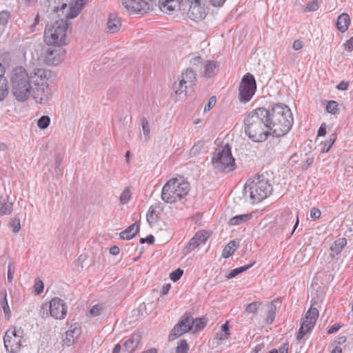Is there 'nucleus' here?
Segmentation results:
<instances>
[{"mask_svg": "<svg viewBox=\"0 0 353 353\" xmlns=\"http://www.w3.org/2000/svg\"><path fill=\"white\" fill-rule=\"evenodd\" d=\"M65 50L61 46H49L44 52V60L48 65H58L65 58Z\"/></svg>", "mask_w": 353, "mask_h": 353, "instance_id": "2eb2a0df", "label": "nucleus"}, {"mask_svg": "<svg viewBox=\"0 0 353 353\" xmlns=\"http://www.w3.org/2000/svg\"><path fill=\"white\" fill-rule=\"evenodd\" d=\"M141 339V335L139 333L134 334L121 346L117 344L112 353H133L139 347Z\"/></svg>", "mask_w": 353, "mask_h": 353, "instance_id": "f3484780", "label": "nucleus"}, {"mask_svg": "<svg viewBox=\"0 0 353 353\" xmlns=\"http://www.w3.org/2000/svg\"><path fill=\"white\" fill-rule=\"evenodd\" d=\"M67 23L63 19L50 25L47 24L44 41L48 46H61L66 44Z\"/></svg>", "mask_w": 353, "mask_h": 353, "instance_id": "423d86ee", "label": "nucleus"}, {"mask_svg": "<svg viewBox=\"0 0 353 353\" xmlns=\"http://www.w3.org/2000/svg\"><path fill=\"white\" fill-rule=\"evenodd\" d=\"M251 218H252L251 214H243L236 215V216L232 217L229 220L228 224L230 225H237L242 223L249 221Z\"/></svg>", "mask_w": 353, "mask_h": 353, "instance_id": "2f4dec72", "label": "nucleus"}, {"mask_svg": "<svg viewBox=\"0 0 353 353\" xmlns=\"http://www.w3.org/2000/svg\"><path fill=\"white\" fill-rule=\"evenodd\" d=\"M81 326L78 323L71 325L65 332V338L63 339V345L69 347L74 344L81 335Z\"/></svg>", "mask_w": 353, "mask_h": 353, "instance_id": "a211bd4d", "label": "nucleus"}, {"mask_svg": "<svg viewBox=\"0 0 353 353\" xmlns=\"http://www.w3.org/2000/svg\"><path fill=\"white\" fill-rule=\"evenodd\" d=\"M183 273V271L180 268H178L177 270L171 272V274H170V278L172 281L176 282L181 277Z\"/></svg>", "mask_w": 353, "mask_h": 353, "instance_id": "09e8293b", "label": "nucleus"}, {"mask_svg": "<svg viewBox=\"0 0 353 353\" xmlns=\"http://www.w3.org/2000/svg\"><path fill=\"white\" fill-rule=\"evenodd\" d=\"M121 27V23L118 16L116 14H110L107 23V31L108 33H115L118 32Z\"/></svg>", "mask_w": 353, "mask_h": 353, "instance_id": "b1692460", "label": "nucleus"}, {"mask_svg": "<svg viewBox=\"0 0 353 353\" xmlns=\"http://www.w3.org/2000/svg\"><path fill=\"white\" fill-rule=\"evenodd\" d=\"M10 90L16 100L20 102L26 101L34 94L30 85L29 73L21 66L15 68L10 77Z\"/></svg>", "mask_w": 353, "mask_h": 353, "instance_id": "7ed1b4c3", "label": "nucleus"}, {"mask_svg": "<svg viewBox=\"0 0 353 353\" xmlns=\"http://www.w3.org/2000/svg\"><path fill=\"white\" fill-rule=\"evenodd\" d=\"M319 2L318 0H313L308 2L304 7L303 10L305 12H314L319 9Z\"/></svg>", "mask_w": 353, "mask_h": 353, "instance_id": "79ce46f5", "label": "nucleus"}, {"mask_svg": "<svg viewBox=\"0 0 353 353\" xmlns=\"http://www.w3.org/2000/svg\"><path fill=\"white\" fill-rule=\"evenodd\" d=\"M276 310V307L275 304L271 303L268 305V314L266 319V323L268 324H272L275 319V313Z\"/></svg>", "mask_w": 353, "mask_h": 353, "instance_id": "4c0bfd02", "label": "nucleus"}, {"mask_svg": "<svg viewBox=\"0 0 353 353\" xmlns=\"http://www.w3.org/2000/svg\"><path fill=\"white\" fill-rule=\"evenodd\" d=\"M50 123V118L48 116L44 115L39 119L37 125L40 129L44 130L49 126Z\"/></svg>", "mask_w": 353, "mask_h": 353, "instance_id": "a19ab883", "label": "nucleus"}, {"mask_svg": "<svg viewBox=\"0 0 353 353\" xmlns=\"http://www.w3.org/2000/svg\"><path fill=\"white\" fill-rule=\"evenodd\" d=\"M49 309L51 316L56 319H63L67 314L68 307L63 300L55 297L52 299L49 305L46 304V309Z\"/></svg>", "mask_w": 353, "mask_h": 353, "instance_id": "dca6fc26", "label": "nucleus"}, {"mask_svg": "<svg viewBox=\"0 0 353 353\" xmlns=\"http://www.w3.org/2000/svg\"><path fill=\"white\" fill-rule=\"evenodd\" d=\"M321 214V210L316 208H312L310 210V217L311 219L316 220L320 218Z\"/></svg>", "mask_w": 353, "mask_h": 353, "instance_id": "5fc2aeb1", "label": "nucleus"}, {"mask_svg": "<svg viewBox=\"0 0 353 353\" xmlns=\"http://www.w3.org/2000/svg\"><path fill=\"white\" fill-rule=\"evenodd\" d=\"M188 16L192 21H198L203 19L206 14L201 4H193L190 6Z\"/></svg>", "mask_w": 353, "mask_h": 353, "instance_id": "412c9836", "label": "nucleus"}, {"mask_svg": "<svg viewBox=\"0 0 353 353\" xmlns=\"http://www.w3.org/2000/svg\"><path fill=\"white\" fill-rule=\"evenodd\" d=\"M262 305V303L260 301H254L248 304L244 310V313L251 314H252V317L256 316L258 314V311L259 307ZM253 318L251 319L252 320Z\"/></svg>", "mask_w": 353, "mask_h": 353, "instance_id": "72a5a7b5", "label": "nucleus"}, {"mask_svg": "<svg viewBox=\"0 0 353 353\" xmlns=\"http://www.w3.org/2000/svg\"><path fill=\"white\" fill-rule=\"evenodd\" d=\"M13 202L9 196H0V216L10 214L12 212Z\"/></svg>", "mask_w": 353, "mask_h": 353, "instance_id": "393cba45", "label": "nucleus"}, {"mask_svg": "<svg viewBox=\"0 0 353 353\" xmlns=\"http://www.w3.org/2000/svg\"><path fill=\"white\" fill-rule=\"evenodd\" d=\"M196 82V75L192 69H186L182 72L179 83H174L175 95L179 98L186 97L188 92L192 90Z\"/></svg>", "mask_w": 353, "mask_h": 353, "instance_id": "6e6552de", "label": "nucleus"}, {"mask_svg": "<svg viewBox=\"0 0 353 353\" xmlns=\"http://www.w3.org/2000/svg\"><path fill=\"white\" fill-rule=\"evenodd\" d=\"M103 307L101 305H95L90 309V314L93 316H99L101 314Z\"/></svg>", "mask_w": 353, "mask_h": 353, "instance_id": "864d4df0", "label": "nucleus"}, {"mask_svg": "<svg viewBox=\"0 0 353 353\" xmlns=\"http://www.w3.org/2000/svg\"><path fill=\"white\" fill-rule=\"evenodd\" d=\"M3 295V298L0 301L1 306L3 309V313L5 316L9 318L11 315V311L8 305V300H7V293L6 290L1 292Z\"/></svg>", "mask_w": 353, "mask_h": 353, "instance_id": "f704fd0d", "label": "nucleus"}, {"mask_svg": "<svg viewBox=\"0 0 353 353\" xmlns=\"http://www.w3.org/2000/svg\"><path fill=\"white\" fill-rule=\"evenodd\" d=\"M347 245V240L345 238H339L330 247V256L332 258L335 257L336 255L340 254L344 247Z\"/></svg>", "mask_w": 353, "mask_h": 353, "instance_id": "cd10ccee", "label": "nucleus"}, {"mask_svg": "<svg viewBox=\"0 0 353 353\" xmlns=\"http://www.w3.org/2000/svg\"><path fill=\"white\" fill-rule=\"evenodd\" d=\"M288 348H289L288 343H285L278 350L279 353H288Z\"/></svg>", "mask_w": 353, "mask_h": 353, "instance_id": "0e129e2a", "label": "nucleus"}, {"mask_svg": "<svg viewBox=\"0 0 353 353\" xmlns=\"http://www.w3.org/2000/svg\"><path fill=\"white\" fill-rule=\"evenodd\" d=\"M44 288L43 283L41 280H37L34 284V292L36 294H41Z\"/></svg>", "mask_w": 353, "mask_h": 353, "instance_id": "603ef678", "label": "nucleus"}, {"mask_svg": "<svg viewBox=\"0 0 353 353\" xmlns=\"http://www.w3.org/2000/svg\"><path fill=\"white\" fill-rule=\"evenodd\" d=\"M88 0H71L69 3V9L65 14L67 19L77 17L83 9Z\"/></svg>", "mask_w": 353, "mask_h": 353, "instance_id": "6ab92c4d", "label": "nucleus"}, {"mask_svg": "<svg viewBox=\"0 0 353 353\" xmlns=\"http://www.w3.org/2000/svg\"><path fill=\"white\" fill-rule=\"evenodd\" d=\"M248 188L253 203H258L266 199L273 190L269 179L264 174L249 179L245 185V188Z\"/></svg>", "mask_w": 353, "mask_h": 353, "instance_id": "39448f33", "label": "nucleus"}, {"mask_svg": "<svg viewBox=\"0 0 353 353\" xmlns=\"http://www.w3.org/2000/svg\"><path fill=\"white\" fill-rule=\"evenodd\" d=\"M14 273V267L11 263L8 267V281L12 283L13 279V274Z\"/></svg>", "mask_w": 353, "mask_h": 353, "instance_id": "4d7b16f0", "label": "nucleus"}, {"mask_svg": "<svg viewBox=\"0 0 353 353\" xmlns=\"http://www.w3.org/2000/svg\"><path fill=\"white\" fill-rule=\"evenodd\" d=\"M140 229L139 224L137 222L128 226L125 230L120 233V238L123 240H130L134 238L139 232Z\"/></svg>", "mask_w": 353, "mask_h": 353, "instance_id": "a878e982", "label": "nucleus"}, {"mask_svg": "<svg viewBox=\"0 0 353 353\" xmlns=\"http://www.w3.org/2000/svg\"><path fill=\"white\" fill-rule=\"evenodd\" d=\"M325 109L329 113L336 114L339 112L338 103L335 101H329Z\"/></svg>", "mask_w": 353, "mask_h": 353, "instance_id": "a18cd8bd", "label": "nucleus"}, {"mask_svg": "<svg viewBox=\"0 0 353 353\" xmlns=\"http://www.w3.org/2000/svg\"><path fill=\"white\" fill-rule=\"evenodd\" d=\"M221 330L223 333L221 334V336L220 337V339H226L229 335V326H228V323H224L221 326Z\"/></svg>", "mask_w": 353, "mask_h": 353, "instance_id": "13d9d810", "label": "nucleus"}, {"mask_svg": "<svg viewBox=\"0 0 353 353\" xmlns=\"http://www.w3.org/2000/svg\"><path fill=\"white\" fill-rule=\"evenodd\" d=\"M164 206L161 202L156 203L150 206L147 213V221L150 225L156 223L159 218V214L163 210Z\"/></svg>", "mask_w": 353, "mask_h": 353, "instance_id": "aec40b11", "label": "nucleus"}, {"mask_svg": "<svg viewBox=\"0 0 353 353\" xmlns=\"http://www.w3.org/2000/svg\"><path fill=\"white\" fill-rule=\"evenodd\" d=\"M10 226L12 228V231L14 232H18L21 229V223L19 219H14L10 223Z\"/></svg>", "mask_w": 353, "mask_h": 353, "instance_id": "8fccbe9b", "label": "nucleus"}, {"mask_svg": "<svg viewBox=\"0 0 353 353\" xmlns=\"http://www.w3.org/2000/svg\"><path fill=\"white\" fill-rule=\"evenodd\" d=\"M130 14H145L151 10L152 0H119Z\"/></svg>", "mask_w": 353, "mask_h": 353, "instance_id": "ddd939ff", "label": "nucleus"}, {"mask_svg": "<svg viewBox=\"0 0 353 353\" xmlns=\"http://www.w3.org/2000/svg\"><path fill=\"white\" fill-rule=\"evenodd\" d=\"M139 241L141 244L145 242L149 244H152L154 241V237L153 235L150 234L146 238H141Z\"/></svg>", "mask_w": 353, "mask_h": 353, "instance_id": "052dcab7", "label": "nucleus"}, {"mask_svg": "<svg viewBox=\"0 0 353 353\" xmlns=\"http://www.w3.org/2000/svg\"><path fill=\"white\" fill-rule=\"evenodd\" d=\"M141 126L143 130V135L145 137L146 139H148L150 137V125L148 120L143 117L141 119Z\"/></svg>", "mask_w": 353, "mask_h": 353, "instance_id": "de8ad7c7", "label": "nucleus"}, {"mask_svg": "<svg viewBox=\"0 0 353 353\" xmlns=\"http://www.w3.org/2000/svg\"><path fill=\"white\" fill-rule=\"evenodd\" d=\"M191 327L193 332H196L204 328L206 325V321L204 318L193 319L192 314H191Z\"/></svg>", "mask_w": 353, "mask_h": 353, "instance_id": "473e14b6", "label": "nucleus"}, {"mask_svg": "<svg viewBox=\"0 0 353 353\" xmlns=\"http://www.w3.org/2000/svg\"><path fill=\"white\" fill-rule=\"evenodd\" d=\"M336 88L339 90H346L348 88V83L345 81H341L337 85Z\"/></svg>", "mask_w": 353, "mask_h": 353, "instance_id": "774afa93", "label": "nucleus"}, {"mask_svg": "<svg viewBox=\"0 0 353 353\" xmlns=\"http://www.w3.org/2000/svg\"><path fill=\"white\" fill-rule=\"evenodd\" d=\"M200 245L198 240L194 236L188 242L185 248H184V252L185 254H188L192 250H194L196 248H197Z\"/></svg>", "mask_w": 353, "mask_h": 353, "instance_id": "58836bf2", "label": "nucleus"}, {"mask_svg": "<svg viewBox=\"0 0 353 353\" xmlns=\"http://www.w3.org/2000/svg\"><path fill=\"white\" fill-rule=\"evenodd\" d=\"M10 13L8 11H1L0 12V23L6 25L9 19Z\"/></svg>", "mask_w": 353, "mask_h": 353, "instance_id": "3c124183", "label": "nucleus"}, {"mask_svg": "<svg viewBox=\"0 0 353 353\" xmlns=\"http://www.w3.org/2000/svg\"><path fill=\"white\" fill-rule=\"evenodd\" d=\"M195 238L198 240L200 244L204 243L210 236V233L207 231L201 230L198 231L195 235Z\"/></svg>", "mask_w": 353, "mask_h": 353, "instance_id": "37998d69", "label": "nucleus"}, {"mask_svg": "<svg viewBox=\"0 0 353 353\" xmlns=\"http://www.w3.org/2000/svg\"><path fill=\"white\" fill-rule=\"evenodd\" d=\"M239 243L234 240L230 241L223 248L222 256L225 259L228 258L238 248Z\"/></svg>", "mask_w": 353, "mask_h": 353, "instance_id": "c756f323", "label": "nucleus"}, {"mask_svg": "<svg viewBox=\"0 0 353 353\" xmlns=\"http://www.w3.org/2000/svg\"><path fill=\"white\" fill-rule=\"evenodd\" d=\"M318 316V310L314 307H310L306 312L303 322L301 323V327L298 331L296 335V339L298 341H300L301 339H303L307 333L311 332L316 323Z\"/></svg>", "mask_w": 353, "mask_h": 353, "instance_id": "f8f14e48", "label": "nucleus"}, {"mask_svg": "<svg viewBox=\"0 0 353 353\" xmlns=\"http://www.w3.org/2000/svg\"><path fill=\"white\" fill-rule=\"evenodd\" d=\"M189 345L185 340H181L176 348V353H188Z\"/></svg>", "mask_w": 353, "mask_h": 353, "instance_id": "c03bdc74", "label": "nucleus"}, {"mask_svg": "<svg viewBox=\"0 0 353 353\" xmlns=\"http://www.w3.org/2000/svg\"><path fill=\"white\" fill-rule=\"evenodd\" d=\"M303 47L302 42L299 40H296L294 41L292 48L294 50H299Z\"/></svg>", "mask_w": 353, "mask_h": 353, "instance_id": "338daca9", "label": "nucleus"}, {"mask_svg": "<svg viewBox=\"0 0 353 353\" xmlns=\"http://www.w3.org/2000/svg\"><path fill=\"white\" fill-rule=\"evenodd\" d=\"M267 113L268 123L272 136H284L291 129L293 117L290 109L286 105H274L272 109L267 110Z\"/></svg>", "mask_w": 353, "mask_h": 353, "instance_id": "f03ea898", "label": "nucleus"}, {"mask_svg": "<svg viewBox=\"0 0 353 353\" xmlns=\"http://www.w3.org/2000/svg\"><path fill=\"white\" fill-rule=\"evenodd\" d=\"M190 190V184L181 176L168 181L161 190V199L166 203H175L185 197Z\"/></svg>", "mask_w": 353, "mask_h": 353, "instance_id": "20e7f679", "label": "nucleus"}, {"mask_svg": "<svg viewBox=\"0 0 353 353\" xmlns=\"http://www.w3.org/2000/svg\"><path fill=\"white\" fill-rule=\"evenodd\" d=\"M204 145L205 143L203 141H199L192 146V148L189 151V157H194L198 155L203 148Z\"/></svg>", "mask_w": 353, "mask_h": 353, "instance_id": "e433bc0d", "label": "nucleus"}, {"mask_svg": "<svg viewBox=\"0 0 353 353\" xmlns=\"http://www.w3.org/2000/svg\"><path fill=\"white\" fill-rule=\"evenodd\" d=\"M216 99L215 97H212L210 98L208 103L206 105H205L204 111H209L210 109H212L216 104Z\"/></svg>", "mask_w": 353, "mask_h": 353, "instance_id": "6e6d98bb", "label": "nucleus"}, {"mask_svg": "<svg viewBox=\"0 0 353 353\" xmlns=\"http://www.w3.org/2000/svg\"><path fill=\"white\" fill-rule=\"evenodd\" d=\"M6 68L0 63V101H3L8 94V81L5 77Z\"/></svg>", "mask_w": 353, "mask_h": 353, "instance_id": "5701e85b", "label": "nucleus"}, {"mask_svg": "<svg viewBox=\"0 0 353 353\" xmlns=\"http://www.w3.org/2000/svg\"><path fill=\"white\" fill-rule=\"evenodd\" d=\"M336 139V135L334 133H332L330 135L329 139L324 143L323 146L322 148V152H328L332 145L334 144L335 140Z\"/></svg>", "mask_w": 353, "mask_h": 353, "instance_id": "ea45409f", "label": "nucleus"}, {"mask_svg": "<svg viewBox=\"0 0 353 353\" xmlns=\"http://www.w3.org/2000/svg\"><path fill=\"white\" fill-rule=\"evenodd\" d=\"M158 3L160 9L167 13L180 9V0H159Z\"/></svg>", "mask_w": 353, "mask_h": 353, "instance_id": "4be33fe9", "label": "nucleus"}, {"mask_svg": "<svg viewBox=\"0 0 353 353\" xmlns=\"http://www.w3.org/2000/svg\"><path fill=\"white\" fill-rule=\"evenodd\" d=\"M30 85L33 88V93L44 92L48 86V80L51 77L50 70L44 68H35L29 73Z\"/></svg>", "mask_w": 353, "mask_h": 353, "instance_id": "9d476101", "label": "nucleus"}, {"mask_svg": "<svg viewBox=\"0 0 353 353\" xmlns=\"http://www.w3.org/2000/svg\"><path fill=\"white\" fill-rule=\"evenodd\" d=\"M62 162V159L59 155H57L55 158V172L57 173L61 174V170L60 169V165Z\"/></svg>", "mask_w": 353, "mask_h": 353, "instance_id": "bf43d9fd", "label": "nucleus"}, {"mask_svg": "<svg viewBox=\"0 0 353 353\" xmlns=\"http://www.w3.org/2000/svg\"><path fill=\"white\" fill-rule=\"evenodd\" d=\"M326 134V125L325 123H322L318 130V136H324Z\"/></svg>", "mask_w": 353, "mask_h": 353, "instance_id": "69168bd1", "label": "nucleus"}, {"mask_svg": "<svg viewBox=\"0 0 353 353\" xmlns=\"http://www.w3.org/2000/svg\"><path fill=\"white\" fill-rule=\"evenodd\" d=\"M212 163L216 170L230 172L235 168V160L228 145L217 148L213 153Z\"/></svg>", "mask_w": 353, "mask_h": 353, "instance_id": "0eeeda50", "label": "nucleus"}, {"mask_svg": "<svg viewBox=\"0 0 353 353\" xmlns=\"http://www.w3.org/2000/svg\"><path fill=\"white\" fill-rule=\"evenodd\" d=\"M218 63L215 61H208L204 65V75L207 77H212L216 74V68Z\"/></svg>", "mask_w": 353, "mask_h": 353, "instance_id": "7c9ffc66", "label": "nucleus"}, {"mask_svg": "<svg viewBox=\"0 0 353 353\" xmlns=\"http://www.w3.org/2000/svg\"><path fill=\"white\" fill-rule=\"evenodd\" d=\"M350 23V18L346 13H342L340 14L336 23V28L341 32H345L349 27Z\"/></svg>", "mask_w": 353, "mask_h": 353, "instance_id": "c85d7f7f", "label": "nucleus"}, {"mask_svg": "<svg viewBox=\"0 0 353 353\" xmlns=\"http://www.w3.org/2000/svg\"><path fill=\"white\" fill-rule=\"evenodd\" d=\"M24 341L23 330L21 327H10L3 336L4 346L10 353L18 352Z\"/></svg>", "mask_w": 353, "mask_h": 353, "instance_id": "1a4fd4ad", "label": "nucleus"}, {"mask_svg": "<svg viewBox=\"0 0 353 353\" xmlns=\"http://www.w3.org/2000/svg\"><path fill=\"white\" fill-rule=\"evenodd\" d=\"M191 313L185 312L183 314L179 322L174 325L169 335L170 340H174L185 333L192 330L191 327Z\"/></svg>", "mask_w": 353, "mask_h": 353, "instance_id": "4468645a", "label": "nucleus"}, {"mask_svg": "<svg viewBox=\"0 0 353 353\" xmlns=\"http://www.w3.org/2000/svg\"><path fill=\"white\" fill-rule=\"evenodd\" d=\"M345 49L348 51L353 50V37L348 39L345 43Z\"/></svg>", "mask_w": 353, "mask_h": 353, "instance_id": "680f3d73", "label": "nucleus"}, {"mask_svg": "<svg viewBox=\"0 0 353 353\" xmlns=\"http://www.w3.org/2000/svg\"><path fill=\"white\" fill-rule=\"evenodd\" d=\"M256 85L252 74L247 73L241 79L239 85V100L246 103L249 101L256 91Z\"/></svg>", "mask_w": 353, "mask_h": 353, "instance_id": "9b49d317", "label": "nucleus"}, {"mask_svg": "<svg viewBox=\"0 0 353 353\" xmlns=\"http://www.w3.org/2000/svg\"><path fill=\"white\" fill-rule=\"evenodd\" d=\"M268 115L267 109L259 108L249 113L245 119V132L252 141L263 142L271 134Z\"/></svg>", "mask_w": 353, "mask_h": 353, "instance_id": "f257e3e1", "label": "nucleus"}, {"mask_svg": "<svg viewBox=\"0 0 353 353\" xmlns=\"http://www.w3.org/2000/svg\"><path fill=\"white\" fill-rule=\"evenodd\" d=\"M276 221L279 227L285 230L294 223L293 214L291 212H285L281 214Z\"/></svg>", "mask_w": 353, "mask_h": 353, "instance_id": "bb28decb", "label": "nucleus"}, {"mask_svg": "<svg viewBox=\"0 0 353 353\" xmlns=\"http://www.w3.org/2000/svg\"><path fill=\"white\" fill-rule=\"evenodd\" d=\"M131 198V192L130 191V189L128 188H126L124 189L123 192L121 193L120 196V202L122 204L127 203Z\"/></svg>", "mask_w": 353, "mask_h": 353, "instance_id": "49530a36", "label": "nucleus"}, {"mask_svg": "<svg viewBox=\"0 0 353 353\" xmlns=\"http://www.w3.org/2000/svg\"><path fill=\"white\" fill-rule=\"evenodd\" d=\"M254 265V263H252V264H248V265H245L244 266H242V267H239V268H235L234 270H232L227 276H226V278L228 279H232L234 277H235L236 276L239 275V274L248 270V269H250L252 265Z\"/></svg>", "mask_w": 353, "mask_h": 353, "instance_id": "c9c22d12", "label": "nucleus"}, {"mask_svg": "<svg viewBox=\"0 0 353 353\" xmlns=\"http://www.w3.org/2000/svg\"><path fill=\"white\" fill-rule=\"evenodd\" d=\"M39 14H37V15H36V17L34 19L33 23L30 25L29 31L31 32H34L35 30L34 28L36 26H37L39 24Z\"/></svg>", "mask_w": 353, "mask_h": 353, "instance_id": "e2e57ef3", "label": "nucleus"}]
</instances>
